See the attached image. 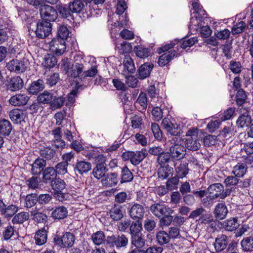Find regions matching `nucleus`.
Returning <instances> with one entry per match:
<instances>
[{
    "instance_id": "nucleus-50",
    "label": "nucleus",
    "mask_w": 253,
    "mask_h": 253,
    "mask_svg": "<svg viewBox=\"0 0 253 253\" xmlns=\"http://www.w3.org/2000/svg\"><path fill=\"white\" fill-rule=\"evenodd\" d=\"M243 250L245 251H252L253 250V237H249L244 238L241 242Z\"/></svg>"
},
{
    "instance_id": "nucleus-6",
    "label": "nucleus",
    "mask_w": 253,
    "mask_h": 253,
    "mask_svg": "<svg viewBox=\"0 0 253 253\" xmlns=\"http://www.w3.org/2000/svg\"><path fill=\"white\" fill-rule=\"evenodd\" d=\"M150 211L157 217L160 218L165 214H172L174 211L165 205L155 203L150 207Z\"/></svg>"
},
{
    "instance_id": "nucleus-61",
    "label": "nucleus",
    "mask_w": 253,
    "mask_h": 253,
    "mask_svg": "<svg viewBox=\"0 0 253 253\" xmlns=\"http://www.w3.org/2000/svg\"><path fill=\"white\" fill-rule=\"evenodd\" d=\"M236 98L237 105H242L245 102L247 98V95L245 91L242 89H239L237 92Z\"/></svg>"
},
{
    "instance_id": "nucleus-32",
    "label": "nucleus",
    "mask_w": 253,
    "mask_h": 253,
    "mask_svg": "<svg viewBox=\"0 0 253 253\" xmlns=\"http://www.w3.org/2000/svg\"><path fill=\"white\" fill-rule=\"evenodd\" d=\"M12 129V125L9 121L5 119L0 121V134L8 136Z\"/></svg>"
},
{
    "instance_id": "nucleus-22",
    "label": "nucleus",
    "mask_w": 253,
    "mask_h": 253,
    "mask_svg": "<svg viewBox=\"0 0 253 253\" xmlns=\"http://www.w3.org/2000/svg\"><path fill=\"white\" fill-rule=\"evenodd\" d=\"M223 186L220 183H215L210 185L208 188V191L211 195V196L214 198H220L221 194L223 191Z\"/></svg>"
},
{
    "instance_id": "nucleus-16",
    "label": "nucleus",
    "mask_w": 253,
    "mask_h": 253,
    "mask_svg": "<svg viewBox=\"0 0 253 253\" xmlns=\"http://www.w3.org/2000/svg\"><path fill=\"white\" fill-rule=\"evenodd\" d=\"M228 237L224 234L218 235L215 239L214 246L217 252H221L226 249L228 243Z\"/></svg>"
},
{
    "instance_id": "nucleus-36",
    "label": "nucleus",
    "mask_w": 253,
    "mask_h": 253,
    "mask_svg": "<svg viewBox=\"0 0 253 253\" xmlns=\"http://www.w3.org/2000/svg\"><path fill=\"white\" fill-rule=\"evenodd\" d=\"M57 64L56 58L50 54H47L43 58L42 65L46 68L53 67Z\"/></svg>"
},
{
    "instance_id": "nucleus-3",
    "label": "nucleus",
    "mask_w": 253,
    "mask_h": 253,
    "mask_svg": "<svg viewBox=\"0 0 253 253\" xmlns=\"http://www.w3.org/2000/svg\"><path fill=\"white\" fill-rule=\"evenodd\" d=\"M176 140L170 147L171 159L172 161H178L183 159L186 155V149L182 145L181 138L175 137Z\"/></svg>"
},
{
    "instance_id": "nucleus-54",
    "label": "nucleus",
    "mask_w": 253,
    "mask_h": 253,
    "mask_svg": "<svg viewBox=\"0 0 253 253\" xmlns=\"http://www.w3.org/2000/svg\"><path fill=\"white\" fill-rule=\"evenodd\" d=\"M125 69L129 73H133L135 71V66L133 60L129 56H126L124 60Z\"/></svg>"
},
{
    "instance_id": "nucleus-25",
    "label": "nucleus",
    "mask_w": 253,
    "mask_h": 253,
    "mask_svg": "<svg viewBox=\"0 0 253 253\" xmlns=\"http://www.w3.org/2000/svg\"><path fill=\"white\" fill-rule=\"evenodd\" d=\"M228 213V210L223 203L218 204L214 210V214L216 218L219 219H224Z\"/></svg>"
},
{
    "instance_id": "nucleus-47",
    "label": "nucleus",
    "mask_w": 253,
    "mask_h": 253,
    "mask_svg": "<svg viewBox=\"0 0 253 253\" xmlns=\"http://www.w3.org/2000/svg\"><path fill=\"white\" fill-rule=\"evenodd\" d=\"M185 145L187 149L192 151L197 150L201 146L198 138H187L185 141Z\"/></svg>"
},
{
    "instance_id": "nucleus-1",
    "label": "nucleus",
    "mask_w": 253,
    "mask_h": 253,
    "mask_svg": "<svg viewBox=\"0 0 253 253\" xmlns=\"http://www.w3.org/2000/svg\"><path fill=\"white\" fill-rule=\"evenodd\" d=\"M51 186L55 193L56 199L60 202H63L70 199V195L64 192L66 184L65 181L60 178H55L51 181Z\"/></svg>"
},
{
    "instance_id": "nucleus-45",
    "label": "nucleus",
    "mask_w": 253,
    "mask_h": 253,
    "mask_svg": "<svg viewBox=\"0 0 253 253\" xmlns=\"http://www.w3.org/2000/svg\"><path fill=\"white\" fill-rule=\"evenodd\" d=\"M91 239L93 243L96 245H100L106 242V238L104 233L102 231H98L92 234L91 235Z\"/></svg>"
},
{
    "instance_id": "nucleus-19",
    "label": "nucleus",
    "mask_w": 253,
    "mask_h": 253,
    "mask_svg": "<svg viewBox=\"0 0 253 253\" xmlns=\"http://www.w3.org/2000/svg\"><path fill=\"white\" fill-rule=\"evenodd\" d=\"M153 67V66L152 64L144 63L142 65L138 70L137 78L143 80L148 77Z\"/></svg>"
},
{
    "instance_id": "nucleus-13",
    "label": "nucleus",
    "mask_w": 253,
    "mask_h": 253,
    "mask_svg": "<svg viewBox=\"0 0 253 253\" xmlns=\"http://www.w3.org/2000/svg\"><path fill=\"white\" fill-rule=\"evenodd\" d=\"M8 90L11 91H17L24 86V81L19 76H14L11 78L6 84Z\"/></svg>"
},
{
    "instance_id": "nucleus-62",
    "label": "nucleus",
    "mask_w": 253,
    "mask_h": 253,
    "mask_svg": "<svg viewBox=\"0 0 253 253\" xmlns=\"http://www.w3.org/2000/svg\"><path fill=\"white\" fill-rule=\"evenodd\" d=\"M246 23L240 21L234 25L232 29V33L233 35L238 34L243 32L246 28Z\"/></svg>"
},
{
    "instance_id": "nucleus-40",
    "label": "nucleus",
    "mask_w": 253,
    "mask_h": 253,
    "mask_svg": "<svg viewBox=\"0 0 253 253\" xmlns=\"http://www.w3.org/2000/svg\"><path fill=\"white\" fill-rule=\"evenodd\" d=\"M84 5L81 0H74L69 3V8L73 13H80Z\"/></svg>"
},
{
    "instance_id": "nucleus-12",
    "label": "nucleus",
    "mask_w": 253,
    "mask_h": 253,
    "mask_svg": "<svg viewBox=\"0 0 253 253\" xmlns=\"http://www.w3.org/2000/svg\"><path fill=\"white\" fill-rule=\"evenodd\" d=\"M29 97L26 93H17L11 96L9 99V103L14 106H20L26 105Z\"/></svg>"
},
{
    "instance_id": "nucleus-9",
    "label": "nucleus",
    "mask_w": 253,
    "mask_h": 253,
    "mask_svg": "<svg viewBox=\"0 0 253 253\" xmlns=\"http://www.w3.org/2000/svg\"><path fill=\"white\" fill-rule=\"evenodd\" d=\"M51 30L50 22L42 20V22L37 23L36 31V36L39 38H45L51 34Z\"/></svg>"
},
{
    "instance_id": "nucleus-23",
    "label": "nucleus",
    "mask_w": 253,
    "mask_h": 253,
    "mask_svg": "<svg viewBox=\"0 0 253 253\" xmlns=\"http://www.w3.org/2000/svg\"><path fill=\"white\" fill-rule=\"evenodd\" d=\"M47 231L45 228H42L39 230L35 234V243L38 245H42L47 241Z\"/></svg>"
},
{
    "instance_id": "nucleus-5",
    "label": "nucleus",
    "mask_w": 253,
    "mask_h": 253,
    "mask_svg": "<svg viewBox=\"0 0 253 253\" xmlns=\"http://www.w3.org/2000/svg\"><path fill=\"white\" fill-rule=\"evenodd\" d=\"M146 153L143 151L126 152L122 154L124 161L129 160L133 166H137L146 157Z\"/></svg>"
},
{
    "instance_id": "nucleus-20",
    "label": "nucleus",
    "mask_w": 253,
    "mask_h": 253,
    "mask_svg": "<svg viewBox=\"0 0 253 253\" xmlns=\"http://www.w3.org/2000/svg\"><path fill=\"white\" fill-rule=\"evenodd\" d=\"M176 55V52L175 50L165 52L160 56L158 63L160 66H164L168 64Z\"/></svg>"
},
{
    "instance_id": "nucleus-38",
    "label": "nucleus",
    "mask_w": 253,
    "mask_h": 253,
    "mask_svg": "<svg viewBox=\"0 0 253 253\" xmlns=\"http://www.w3.org/2000/svg\"><path fill=\"white\" fill-rule=\"evenodd\" d=\"M19 207L15 205H10L7 206L5 204L4 209L2 212V215L4 217L8 218L11 217L18 211Z\"/></svg>"
},
{
    "instance_id": "nucleus-28",
    "label": "nucleus",
    "mask_w": 253,
    "mask_h": 253,
    "mask_svg": "<svg viewBox=\"0 0 253 253\" xmlns=\"http://www.w3.org/2000/svg\"><path fill=\"white\" fill-rule=\"evenodd\" d=\"M239 226L236 218H230L224 220L222 223V227L228 231L235 230Z\"/></svg>"
},
{
    "instance_id": "nucleus-48",
    "label": "nucleus",
    "mask_w": 253,
    "mask_h": 253,
    "mask_svg": "<svg viewBox=\"0 0 253 253\" xmlns=\"http://www.w3.org/2000/svg\"><path fill=\"white\" fill-rule=\"evenodd\" d=\"M142 222L140 220L133 221L130 226V233L131 236L141 234L142 229Z\"/></svg>"
},
{
    "instance_id": "nucleus-43",
    "label": "nucleus",
    "mask_w": 253,
    "mask_h": 253,
    "mask_svg": "<svg viewBox=\"0 0 253 253\" xmlns=\"http://www.w3.org/2000/svg\"><path fill=\"white\" fill-rule=\"evenodd\" d=\"M173 172V169L172 168L169 166L162 167L158 169V177L162 179H165L170 175H172Z\"/></svg>"
},
{
    "instance_id": "nucleus-60",
    "label": "nucleus",
    "mask_w": 253,
    "mask_h": 253,
    "mask_svg": "<svg viewBox=\"0 0 253 253\" xmlns=\"http://www.w3.org/2000/svg\"><path fill=\"white\" fill-rule=\"evenodd\" d=\"M57 7L59 13L63 18H67L72 17L71 14V11L69 9V7H67L66 6L61 4L58 5Z\"/></svg>"
},
{
    "instance_id": "nucleus-17",
    "label": "nucleus",
    "mask_w": 253,
    "mask_h": 253,
    "mask_svg": "<svg viewBox=\"0 0 253 253\" xmlns=\"http://www.w3.org/2000/svg\"><path fill=\"white\" fill-rule=\"evenodd\" d=\"M9 117L14 123L19 124L24 121L26 115L22 110L15 109L10 112Z\"/></svg>"
},
{
    "instance_id": "nucleus-44",
    "label": "nucleus",
    "mask_w": 253,
    "mask_h": 253,
    "mask_svg": "<svg viewBox=\"0 0 253 253\" xmlns=\"http://www.w3.org/2000/svg\"><path fill=\"white\" fill-rule=\"evenodd\" d=\"M133 179V175L131 171L127 167H124L121 170L122 183L131 181Z\"/></svg>"
},
{
    "instance_id": "nucleus-29",
    "label": "nucleus",
    "mask_w": 253,
    "mask_h": 253,
    "mask_svg": "<svg viewBox=\"0 0 253 253\" xmlns=\"http://www.w3.org/2000/svg\"><path fill=\"white\" fill-rule=\"evenodd\" d=\"M117 174L115 173L108 174L105 178L101 180L103 186L106 187H112L116 185L118 183Z\"/></svg>"
},
{
    "instance_id": "nucleus-27",
    "label": "nucleus",
    "mask_w": 253,
    "mask_h": 253,
    "mask_svg": "<svg viewBox=\"0 0 253 253\" xmlns=\"http://www.w3.org/2000/svg\"><path fill=\"white\" fill-rule=\"evenodd\" d=\"M52 217L56 219H61L68 215V210L64 206H59L55 208L52 212Z\"/></svg>"
},
{
    "instance_id": "nucleus-46",
    "label": "nucleus",
    "mask_w": 253,
    "mask_h": 253,
    "mask_svg": "<svg viewBox=\"0 0 253 253\" xmlns=\"http://www.w3.org/2000/svg\"><path fill=\"white\" fill-rule=\"evenodd\" d=\"M107 170V169L105 166L97 165L93 169L92 174L96 178L99 179L105 175Z\"/></svg>"
},
{
    "instance_id": "nucleus-53",
    "label": "nucleus",
    "mask_w": 253,
    "mask_h": 253,
    "mask_svg": "<svg viewBox=\"0 0 253 253\" xmlns=\"http://www.w3.org/2000/svg\"><path fill=\"white\" fill-rule=\"evenodd\" d=\"M15 232L16 230L13 226L8 225L4 228L2 232L3 239L5 241L9 240L14 235Z\"/></svg>"
},
{
    "instance_id": "nucleus-31",
    "label": "nucleus",
    "mask_w": 253,
    "mask_h": 253,
    "mask_svg": "<svg viewBox=\"0 0 253 253\" xmlns=\"http://www.w3.org/2000/svg\"><path fill=\"white\" fill-rule=\"evenodd\" d=\"M44 88L43 81L42 80L39 79L31 84L29 88L28 91L31 94H35L42 90Z\"/></svg>"
},
{
    "instance_id": "nucleus-11",
    "label": "nucleus",
    "mask_w": 253,
    "mask_h": 253,
    "mask_svg": "<svg viewBox=\"0 0 253 253\" xmlns=\"http://www.w3.org/2000/svg\"><path fill=\"white\" fill-rule=\"evenodd\" d=\"M6 67L10 72H14L17 73H23L26 69L24 61L17 59L9 61L7 63Z\"/></svg>"
},
{
    "instance_id": "nucleus-64",
    "label": "nucleus",
    "mask_w": 253,
    "mask_h": 253,
    "mask_svg": "<svg viewBox=\"0 0 253 253\" xmlns=\"http://www.w3.org/2000/svg\"><path fill=\"white\" fill-rule=\"evenodd\" d=\"M151 130L155 138L160 140L163 137V133L161 130L159 125L156 123H152L151 125Z\"/></svg>"
},
{
    "instance_id": "nucleus-51",
    "label": "nucleus",
    "mask_w": 253,
    "mask_h": 253,
    "mask_svg": "<svg viewBox=\"0 0 253 253\" xmlns=\"http://www.w3.org/2000/svg\"><path fill=\"white\" fill-rule=\"evenodd\" d=\"M55 151L49 147H43L40 150L41 156L48 160L51 159L54 156Z\"/></svg>"
},
{
    "instance_id": "nucleus-8",
    "label": "nucleus",
    "mask_w": 253,
    "mask_h": 253,
    "mask_svg": "<svg viewBox=\"0 0 253 253\" xmlns=\"http://www.w3.org/2000/svg\"><path fill=\"white\" fill-rule=\"evenodd\" d=\"M40 14L43 21H54L57 17V11L52 6L44 4L40 10Z\"/></svg>"
},
{
    "instance_id": "nucleus-33",
    "label": "nucleus",
    "mask_w": 253,
    "mask_h": 253,
    "mask_svg": "<svg viewBox=\"0 0 253 253\" xmlns=\"http://www.w3.org/2000/svg\"><path fill=\"white\" fill-rule=\"evenodd\" d=\"M247 170V166L243 163H238L233 167L232 173L237 177H242L246 173Z\"/></svg>"
},
{
    "instance_id": "nucleus-10",
    "label": "nucleus",
    "mask_w": 253,
    "mask_h": 253,
    "mask_svg": "<svg viewBox=\"0 0 253 253\" xmlns=\"http://www.w3.org/2000/svg\"><path fill=\"white\" fill-rule=\"evenodd\" d=\"M75 241L74 235L70 232H66L61 238H55L54 241L55 244L61 247L69 248L73 246Z\"/></svg>"
},
{
    "instance_id": "nucleus-18",
    "label": "nucleus",
    "mask_w": 253,
    "mask_h": 253,
    "mask_svg": "<svg viewBox=\"0 0 253 253\" xmlns=\"http://www.w3.org/2000/svg\"><path fill=\"white\" fill-rule=\"evenodd\" d=\"M46 166V161L43 159H36L32 165L31 172L34 175L40 174Z\"/></svg>"
},
{
    "instance_id": "nucleus-49",
    "label": "nucleus",
    "mask_w": 253,
    "mask_h": 253,
    "mask_svg": "<svg viewBox=\"0 0 253 253\" xmlns=\"http://www.w3.org/2000/svg\"><path fill=\"white\" fill-rule=\"evenodd\" d=\"M156 239L158 243L161 245L166 244L170 241L168 233L164 231L158 232L156 235Z\"/></svg>"
},
{
    "instance_id": "nucleus-7",
    "label": "nucleus",
    "mask_w": 253,
    "mask_h": 253,
    "mask_svg": "<svg viewBox=\"0 0 253 253\" xmlns=\"http://www.w3.org/2000/svg\"><path fill=\"white\" fill-rule=\"evenodd\" d=\"M50 50L57 55L63 54L66 49L65 41L59 38H54L49 43Z\"/></svg>"
},
{
    "instance_id": "nucleus-4",
    "label": "nucleus",
    "mask_w": 253,
    "mask_h": 253,
    "mask_svg": "<svg viewBox=\"0 0 253 253\" xmlns=\"http://www.w3.org/2000/svg\"><path fill=\"white\" fill-rule=\"evenodd\" d=\"M128 243V239L124 234L112 235L106 238V244L110 247H116L117 249L126 247Z\"/></svg>"
},
{
    "instance_id": "nucleus-30",
    "label": "nucleus",
    "mask_w": 253,
    "mask_h": 253,
    "mask_svg": "<svg viewBox=\"0 0 253 253\" xmlns=\"http://www.w3.org/2000/svg\"><path fill=\"white\" fill-rule=\"evenodd\" d=\"M43 179L44 181L47 183L51 182L55 179L57 173L54 168L47 167L43 171Z\"/></svg>"
},
{
    "instance_id": "nucleus-21",
    "label": "nucleus",
    "mask_w": 253,
    "mask_h": 253,
    "mask_svg": "<svg viewBox=\"0 0 253 253\" xmlns=\"http://www.w3.org/2000/svg\"><path fill=\"white\" fill-rule=\"evenodd\" d=\"M109 214L111 219L113 220H121L124 216L122 211V207L120 205H115L110 209Z\"/></svg>"
},
{
    "instance_id": "nucleus-57",
    "label": "nucleus",
    "mask_w": 253,
    "mask_h": 253,
    "mask_svg": "<svg viewBox=\"0 0 253 253\" xmlns=\"http://www.w3.org/2000/svg\"><path fill=\"white\" fill-rule=\"evenodd\" d=\"M38 201V197L36 194H32L28 195L25 199V207L27 208H30L34 206Z\"/></svg>"
},
{
    "instance_id": "nucleus-34",
    "label": "nucleus",
    "mask_w": 253,
    "mask_h": 253,
    "mask_svg": "<svg viewBox=\"0 0 253 253\" xmlns=\"http://www.w3.org/2000/svg\"><path fill=\"white\" fill-rule=\"evenodd\" d=\"M145 240L142 237V234L132 235L131 237V246L141 248L145 246Z\"/></svg>"
},
{
    "instance_id": "nucleus-26",
    "label": "nucleus",
    "mask_w": 253,
    "mask_h": 253,
    "mask_svg": "<svg viewBox=\"0 0 253 253\" xmlns=\"http://www.w3.org/2000/svg\"><path fill=\"white\" fill-rule=\"evenodd\" d=\"M174 168L177 176L180 178L185 177L188 173L189 169L186 162L180 163L178 165L174 164Z\"/></svg>"
},
{
    "instance_id": "nucleus-37",
    "label": "nucleus",
    "mask_w": 253,
    "mask_h": 253,
    "mask_svg": "<svg viewBox=\"0 0 253 253\" xmlns=\"http://www.w3.org/2000/svg\"><path fill=\"white\" fill-rule=\"evenodd\" d=\"M29 214L27 212H20L14 215L12 219L13 224H22L29 218Z\"/></svg>"
},
{
    "instance_id": "nucleus-24",
    "label": "nucleus",
    "mask_w": 253,
    "mask_h": 253,
    "mask_svg": "<svg viewBox=\"0 0 253 253\" xmlns=\"http://www.w3.org/2000/svg\"><path fill=\"white\" fill-rule=\"evenodd\" d=\"M91 169V165L90 163L84 161L78 162L76 164L75 171L81 174L86 173Z\"/></svg>"
},
{
    "instance_id": "nucleus-2",
    "label": "nucleus",
    "mask_w": 253,
    "mask_h": 253,
    "mask_svg": "<svg viewBox=\"0 0 253 253\" xmlns=\"http://www.w3.org/2000/svg\"><path fill=\"white\" fill-rule=\"evenodd\" d=\"M61 68L68 76L74 78H77L83 72L84 65L83 63L74 62L72 65L67 60L63 62Z\"/></svg>"
},
{
    "instance_id": "nucleus-42",
    "label": "nucleus",
    "mask_w": 253,
    "mask_h": 253,
    "mask_svg": "<svg viewBox=\"0 0 253 253\" xmlns=\"http://www.w3.org/2000/svg\"><path fill=\"white\" fill-rule=\"evenodd\" d=\"M53 97L54 93H50L48 91H44L38 96V100L40 103L50 105Z\"/></svg>"
},
{
    "instance_id": "nucleus-39",
    "label": "nucleus",
    "mask_w": 253,
    "mask_h": 253,
    "mask_svg": "<svg viewBox=\"0 0 253 253\" xmlns=\"http://www.w3.org/2000/svg\"><path fill=\"white\" fill-rule=\"evenodd\" d=\"M252 119L251 116L247 113L240 116L237 121V124L239 127H248L251 125Z\"/></svg>"
},
{
    "instance_id": "nucleus-58",
    "label": "nucleus",
    "mask_w": 253,
    "mask_h": 253,
    "mask_svg": "<svg viewBox=\"0 0 253 253\" xmlns=\"http://www.w3.org/2000/svg\"><path fill=\"white\" fill-rule=\"evenodd\" d=\"M69 30L66 26L64 25L60 26L58 30V38L65 41L69 37Z\"/></svg>"
},
{
    "instance_id": "nucleus-55",
    "label": "nucleus",
    "mask_w": 253,
    "mask_h": 253,
    "mask_svg": "<svg viewBox=\"0 0 253 253\" xmlns=\"http://www.w3.org/2000/svg\"><path fill=\"white\" fill-rule=\"evenodd\" d=\"M136 103L140 105L142 110H145L146 109L148 105V100L145 93L140 92L137 99Z\"/></svg>"
},
{
    "instance_id": "nucleus-56",
    "label": "nucleus",
    "mask_w": 253,
    "mask_h": 253,
    "mask_svg": "<svg viewBox=\"0 0 253 253\" xmlns=\"http://www.w3.org/2000/svg\"><path fill=\"white\" fill-rule=\"evenodd\" d=\"M69 164L66 162H61L55 166V171L57 174L63 175L67 173V168Z\"/></svg>"
},
{
    "instance_id": "nucleus-63",
    "label": "nucleus",
    "mask_w": 253,
    "mask_h": 253,
    "mask_svg": "<svg viewBox=\"0 0 253 253\" xmlns=\"http://www.w3.org/2000/svg\"><path fill=\"white\" fill-rule=\"evenodd\" d=\"M116 48L119 50V52L123 54L128 52L130 49L129 44L125 41L121 43H116Z\"/></svg>"
},
{
    "instance_id": "nucleus-15",
    "label": "nucleus",
    "mask_w": 253,
    "mask_h": 253,
    "mask_svg": "<svg viewBox=\"0 0 253 253\" xmlns=\"http://www.w3.org/2000/svg\"><path fill=\"white\" fill-rule=\"evenodd\" d=\"M129 212L132 219L141 220L143 217L145 210L143 206L136 204L131 207Z\"/></svg>"
},
{
    "instance_id": "nucleus-35",
    "label": "nucleus",
    "mask_w": 253,
    "mask_h": 253,
    "mask_svg": "<svg viewBox=\"0 0 253 253\" xmlns=\"http://www.w3.org/2000/svg\"><path fill=\"white\" fill-rule=\"evenodd\" d=\"M50 105V108L52 109H56L61 108L65 101V98L62 96H58L56 92H54V97Z\"/></svg>"
},
{
    "instance_id": "nucleus-52",
    "label": "nucleus",
    "mask_w": 253,
    "mask_h": 253,
    "mask_svg": "<svg viewBox=\"0 0 253 253\" xmlns=\"http://www.w3.org/2000/svg\"><path fill=\"white\" fill-rule=\"evenodd\" d=\"M31 214L33 216V219L38 223H43L47 219V216L46 214L42 212H36V211H32Z\"/></svg>"
},
{
    "instance_id": "nucleus-14",
    "label": "nucleus",
    "mask_w": 253,
    "mask_h": 253,
    "mask_svg": "<svg viewBox=\"0 0 253 253\" xmlns=\"http://www.w3.org/2000/svg\"><path fill=\"white\" fill-rule=\"evenodd\" d=\"M192 5L196 15L195 18H191V26H193L194 21L199 20V22H202L203 19L207 17L206 11L203 9L202 6L199 3L194 2L192 3Z\"/></svg>"
},
{
    "instance_id": "nucleus-41",
    "label": "nucleus",
    "mask_w": 253,
    "mask_h": 253,
    "mask_svg": "<svg viewBox=\"0 0 253 253\" xmlns=\"http://www.w3.org/2000/svg\"><path fill=\"white\" fill-rule=\"evenodd\" d=\"M134 51L136 55L140 58H145L150 55V49L141 45L135 46Z\"/></svg>"
},
{
    "instance_id": "nucleus-59",
    "label": "nucleus",
    "mask_w": 253,
    "mask_h": 253,
    "mask_svg": "<svg viewBox=\"0 0 253 253\" xmlns=\"http://www.w3.org/2000/svg\"><path fill=\"white\" fill-rule=\"evenodd\" d=\"M173 220L171 214H165L161 217L159 221V225L161 227L169 226Z\"/></svg>"
}]
</instances>
